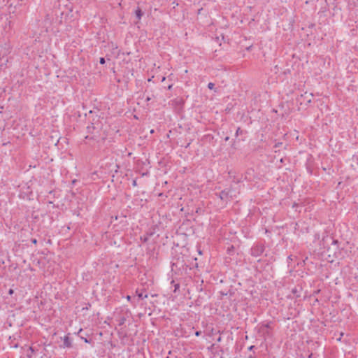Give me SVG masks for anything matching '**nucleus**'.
<instances>
[{"label":"nucleus","mask_w":358,"mask_h":358,"mask_svg":"<svg viewBox=\"0 0 358 358\" xmlns=\"http://www.w3.org/2000/svg\"><path fill=\"white\" fill-rule=\"evenodd\" d=\"M248 358H256V357L254 355H250V356H248Z\"/></svg>","instance_id":"393cba45"},{"label":"nucleus","mask_w":358,"mask_h":358,"mask_svg":"<svg viewBox=\"0 0 358 358\" xmlns=\"http://www.w3.org/2000/svg\"><path fill=\"white\" fill-rule=\"evenodd\" d=\"M29 350L31 352V353L28 354L27 356L29 357H31V354L34 352V348L32 347H29Z\"/></svg>","instance_id":"9b49d317"},{"label":"nucleus","mask_w":358,"mask_h":358,"mask_svg":"<svg viewBox=\"0 0 358 358\" xmlns=\"http://www.w3.org/2000/svg\"><path fill=\"white\" fill-rule=\"evenodd\" d=\"M136 292L139 299H144L148 298V294H143L142 292H138V290Z\"/></svg>","instance_id":"0eeeda50"},{"label":"nucleus","mask_w":358,"mask_h":358,"mask_svg":"<svg viewBox=\"0 0 358 358\" xmlns=\"http://www.w3.org/2000/svg\"><path fill=\"white\" fill-rule=\"evenodd\" d=\"M270 328H271V322H268L266 324H262L259 327L260 331H264V332L266 329H270Z\"/></svg>","instance_id":"423d86ee"},{"label":"nucleus","mask_w":358,"mask_h":358,"mask_svg":"<svg viewBox=\"0 0 358 358\" xmlns=\"http://www.w3.org/2000/svg\"><path fill=\"white\" fill-rule=\"evenodd\" d=\"M132 185H133V186H136V185H137L136 180H133V182H132Z\"/></svg>","instance_id":"aec40b11"},{"label":"nucleus","mask_w":358,"mask_h":358,"mask_svg":"<svg viewBox=\"0 0 358 358\" xmlns=\"http://www.w3.org/2000/svg\"><path fill=\"white\" fill-rule=\"evenodd\" d=\"M127 299L128 301H130V299H131V296H130L129 295H128V296H127Z\"/></svg>","instance_id":"a878e982"},{"label":"nucleus","mask_w":358,"mask_h":358,"mask_svg":"<svg viewBox=\"0 0 358 358\" xmlns=\"http://www.w3.org/2000/svg\"><path fill=\"white\" fill-rule=\"evenodd\" d=\"M172 85H169L167 87L168 90H171L172 88Z\"/></svg>","instance_id":"5701e85b"},{"label":"nucleus","mask_w":358,"mask_h":358,"mask_svg":"<svg viewBox=\"0 0 358 358\" xmlns=\"http://www.w3.org/2000/svg\"><path fill=\"white\" fill-rule=\"evenodd\" d=\"M81 338H82L83 340H84V341H85V343H90V341L88 339H87L86 338H83V337H81Z\"/></svg>","instance_id":"a211bd4d"},{"label":"nucleus","mask_w":358,"mask_h":358,"mask_svg":"<svg viewBox=\"0 0 358 358\" xmlns=\"http://www.w3.org/2000/svg\"><path fill=\"white\" fill-rule=\"evenodd\" d=\"M243 133V131L241 129L240 127H238V129H236V136H238L241 134H242Z\"/></svg>","instance_id":"1a4fd4ad"},{"label":"nucleus","mask_w":358,"mask_h":358,"mask_svg":"<svg viewBox=\"0 0 358 358\" xmlns=\"http://www.w3.org/2000/svg\"><path fill=\"white\" fill-rule=\"evenodd\" d=\"M69 335V334L63 338V345H62V347L64 348H70L72 347V342H71V340L70 339Z\"/></svg>","instance_id":"20e7f679"},{"label":"nucleus","mask_w":358,"mask_h":358,"mask_svg":"<svg viewBox=\"0 0 358 358\" xmlns=\"http://www.w3.org/2000/svg\"><path fill=\"white\" fill-rule=\"evenodd\" d=\"M214 87H215V84H214V83H209L208 84V89H210V90H213V89H214Z\"/></svg>","instance_id":"9d476101"},{"label":"nucleus","mask_w":358,"mask_h":358,"mask_svg":"<svg viewBox=\"0 0 358 358\" xmlns=\"http://www.w3.org/2000/svg\"><path fill=\"white\" fill-rule=\"evenodd\" d=\"M292 294H293L292 298H299L301 297V294L302 292V287L301 286H297L292 289Z\"/></svg>","instance_id":"7ed1b4c3"},{"label":"nucleus","mask_w":358,"mask_h":358,"mask_svg":"<svg viewBox=\"0 0 358 358\" xmlns=\"http://www.w3.org/2000/svg\"><path fill=\"white\" fill-rule=\"evenodd\" d=\"M221 339H222V338L220 336V337L217 339V342H220V341H221Z\"/></svg>","instance_id":"bb28decb"},{"label":"nucleus","mask_w":358,"mask_h":358,"mask_svg":"<svg viewBox=\"0 0 358 358\" xmlns=\"http://www.w3.org/2000/svg\"><path fill=\"white\" fill-rule=\"evenodd\" d=\"M201 334V331H196L195 332V336H199Z\"/></svg>","instance_id":"f3484780"},{"label":"nucleus","mask_w":358,"mask_h":358,"mask_svg":"<svg viewBox=\"0 0 358 358\" xmlns=\"http://www.w3.org/2000/svg\"><path fill=\"white\" fill-rule=\"evenodd\" d=\"M293 260V258H292V255H289L287 257V262L288 263H289L290 261H292Z\"/></svg>","instance_id":"dca6fc26"},{"label":"nucleus","mask_w":358,"mask_h":358,"mask_svg":"<svg viewBox=\"0 0 358 358\" xmlns=\"http://www.w3.org/2000/svg\"><path fill=\"white\" fill-rule=\"evenodd\" d=\"M229 136H227V137L224 138V140H225L226 141H229Z\"/></svg>","instance_id":"cd10ccee"},{"label":"nucleus","mask_w":358,"mask_h":358,"mask_svg":"<svg viewBox=\"0 0 358 358\" xmlns=\"http://www.w3.org/2000/svg\"><path fill=\"white\" fill-rule=\"evenodd\" d=\"M105 62H106V60H105V59H104L103 57H101V58L99 59V63H100L101 64H105Z\"/></svg>","instance_id":"ddd939ff"},{"label":"nucleus","mask_w":358,"mask_h":358,"mask_svg":"<svg viewBox=\"0 0 358 358\" xmlns=\"http://www.w3.org/2000/svg\"><path fill=\"white\" fill-rule=\"evenodd\" d=\"M312 356H313V354L311 353V354L308 356V358H312Z\"/></svg>","instance_id":"c85d7f7f"},{"label":"nucleus","mask_w":358,"mask_h":358,"mask_svg":"<svg viewBox=\"0 0 358 358\" xmlns=\"http://www.w3.org/2000/svg\"><path fill=\"white\" fill-rule=\"evenodd\" d=\"M180 287V285L178 283L174 284V292H176Z\"/></svg>","instance_id":"f8f14e48"},{"label":"nucleus","mask_w":358,"mask_h":358,"mask_svg":"<svg viewBox=\"0 0 358 358\" xmlns=\"http://www.w3.org/2000/svg\"><path fill=\"white\" fill-rule=\"evenodd\" d=\"M264 252V245L262 243L256 244L251 248V255L255 257L261 256Z\"/></svg>","instance_id":"f03ea898"},{"label":"nucleus","mask_w":358,"mask_h":358,"mask_svg":"<svg viewBox=\"0 0 358 358\" xmlns=\"http://www.w3.org/2000/svg\"><path fill=\"white\" fill-rule=\"evenodd\" d=\"M146 100H147V101H150V99L149 97H148V98L146 99Z\"/></svg>","instance_id":"c756f323"},{"label":"nucleus","mask_w":358,"mask_h":358,"mask_svg":"<svg viewBox=\"0 0 358 358\" xmlns=\"http://www.w3.org/2000/svg\"><path fill=\"white\" fill-rule=\"evenodd\" d=\"M13 292H14V291H13V289H9V291H8V294H9L10 295H12V294H13Z\"/></svg>","instance_id":"6ab92c4d"},{"label":"nucleus","mask_w":358,"mask_h":358,"mask_svg":"<svg viewBox=\"0 0 358 358\" xmlns=\"http://www.w3.org/2000/svg\"><path fill=\"white\" fill-rule=\"evenodd\" d=\"M255 348V346L254 345H251L248 348V350H252L253 349Z\"/></svg>","instance_id":"412c9836"},{"label":"nucleus","mask_w":358,"mask_h":358,"mask_svg":"<svg viewBox=\"0 0 358 358\" xmlns=\"http://www.w3.org/2000/svg\"><path fill=\"white\" fill-rule=\"evenodd\" d=\"M87 129L88 133L92 134L93 131L95 129V127L93 124H92L91 125L87 127Z\"/></svg>","instance_id":"6e6552de"},{"label":"nucleus","mask_w":358,"mask_h":358,"mask_svg":"<svg viewBox=\"0 0 358 358\" xmlns=\"http://www.w3.org/2000/svg\"><path fill=\"white\" fill-rule=\"evenodd\" d=\"M85 138L86 139H87V138L94 139V136L90 137L89 136H85Z\"/></svg>","instance_id":"4be33fe9"},{"label":"nucleus","mask_w":358,"mask_h":358,"mask_svg":"<svg viewBox=\"0 0 358 358\" xmlns=\"http://www.w3.org/2000/svg\"><path fill=\"white\" fill-rule=\"evenodd\" d=\"M343 336V333H341V337L339 338H338V341H341V337Z\"/></svg>","instance_id":"b1692460"},{"label":"nucleus","mask_w":358,"mask_h":358,"mask_svg":"<svg viewBox=\"0 0 358 358\" xmlns=\"http://www.w3.org/2000/svg\"><path fill=\"white\" fill-rule=\"evenodd\" d=\"M233 190L231 188H227L221 191L219 194V197L221 200L229 201L233 198Z\"/></svg>","instance_id":"f257e3e1"},{"label":"nucleus","mask_w":358,"mask_h":358,"mask_svg":"<svg viewBox=\"0 0 358 358\" xmlns=\"http://www.w3.org/2000/svg\"><path fill=\"white\" fill-rule=\"evenodd\" d=\"M135 14L138 20H141V17L143 15V13L142 12L141 9L139 7H137V8L135 10Z\"/></svg>","instance_id":"39448f33"},{"label":"nucleus","mask_w":358,"mask_h":358,"mask_svg":"<svg viewBox=\"0 0 358 358\" xmlns=\"http://www.w3.org/2000/svg\"><path fill=\"white\" fill-rule=\"evenodd\" d=\"M31 242L33 243V244H36L37 243V240L36 238H31Z\"/></svg>","instance_id":"2eb2a0df"},{"label":"nucleus","mask_w":358,"mask_h":358,"mask_svg":"<svg viewBox=\"0 0 358 358\" xmlns=\"http://www.w3.org/2000/svg\"><path fill=\"white\" fill-rule=\"evenodd\" d=\"M282 143L281 142L276 143L274 145V148H279L280 145H282Z\"/></svg>","instance_id":"4468645a"}]
</instances>
